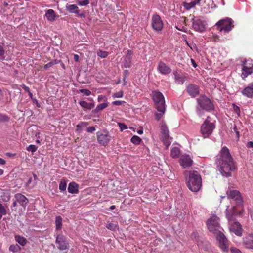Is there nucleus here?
<instances>
[{
	"instance_id": "f257e3e1",
	"label": "nucleus",
	"mask_w": 253,
	"mask_h": 253,
	"mask_svg": "<svg viewBox=\"0 0 253 253\" xmlns=\"http://www.w3.org/2000/svg\"><path fill=\"white\" fill-rule=\"evenodd\" d=\"M215 163L217 169L225 177L231 176V171L234 170L236 168L229 150L226 146L222 148L219 154L217 156Z\"/></svg>"
},
{
	"instance_id": "f03ea898",
	"label": "nucleus",
	"mask_w": 253,
	"mask_h": 253,
	"mask_svg": "<svg viewBox=\"0 0 253 253\" xmlns=\"http://www.w3.org/2000/svg\"><path fill=\"white\" fill-rule=\"evenodd\" d=\"M237 207H227L226 211V216L229 221H233L234 222L230 225V231L233 232L238 236H242L243 230L241 224L236 221L235 217L237 215L241 216L243 210L239 211L236 208Z\"/></svg>"
},
{
	"instance_id": "7ed1b4c3",
	"label": "nucleus",
	"mask_w": 253,
	"mask_h": 253,
	"mask_svg": "<svg viewBox=\"0 0 253 253\" xmlns=\"http://www.w3.org/2000/svg\"><path fill=\"white\" fill-rule=\"evenodd\" d=\"M186 185L191 191H199L202 187V178L199 173L195 170L190 171L186 178Z\"/></svg>"
},
{
	"instance_id": "20e7f679",
	"label": "nucleus",
	"mask_w": 253,
	"mask_h": 253,
	"mask_svg": "<svg viewBox=\"0 0 253 253\" xmlns=\"http://www.w3.org/2000/svg\"><path fill=\"white\" fill-rule=\"evenodd\" d=\"M152 99L158 112L155 114V119L159 121L163 117L166 110L164 97L160 91H154L152 92Z\"/></svg>"
},
{
	"instance_id": "39448f33",
	"label": "nucleus",
	"mask_w": 253,
	"mask_h": 253,
	"mask_svg": "<svg viewBox=\"0 0 253 253\" xmlns=\"http://www.w3.org/2000/svg\"><path fill=\"white\" fill-rule=\"evenodd\" d=\"M215 26L220 32L224 31L225 32H228L234 27L233 21L229 18L221 19L215 24Z\"/></svg>"
},
{
	"instance_id": "423d86ee",
	"label": "nucleus",
	"mask_w": 253,
	"mask_h": 253,
	"mask_svg": "<svg viewBox=\"0 0 253 253\" xmlns=\"http://www.w3.org/2000/svg\"><path fill=\"white\" fill-rule=\"evenodd\" d=\"M209 118L210 117H207L201 126V132L204 138L208 137L215 128V124L211 122L209 120Z\"/></svg>"
},
{
	"instance_id": "0eeeda50",
	"label": "nucleus",
	"mask_w": 253,
	"mask_h": 253,
	"mask_svg": "<svg viewBox=\"0 0 253 253\" xmlns=\"http://www.w3.org/2000/svg\"><path fill=\"white\" fill-rule=\"evenodd\" d=\"M56 237L55 243L57 245V248L59 250H65L69 248V244L67 238L63 234L57 233L55 234Z\"/></svg>"
},
{
	"instance_id": "6e6552de",
	"label": "nucleus",
	"mask_w": 253,
	"mask_h": 253,
	"mask_svg": "<svg viewBox=\"0 0 253 253\" xmlns=\"http://www.w3.org/2000/svg\"><path fill=\"white\" fill-rule=\"evenodd\" d=\"M198 105L202 109L206 111L214 109V105L211 100L205 95L200 96L197 99Z\"/></svg>"
},
{
	"instance_id": "1a4fd4ad",
	"label": "nucleus",
	"mask_w": 253,
	"mask_h": 253,
	"mask_svg": "<svg viewBox=\"0 0 253 253\" xmlns=\"http://www.w3.org/2000/svg\"><path fill=\"white\" fill-rule=\"evenodd\" d=\"M96 136L98 143L104 146L107 145L111 140V136L106 130L97 132L96 133Z\"/></svg>"
},
{
	"instance_id": "9d476101",
	"label": "nucleus",
	"mask_w": 253,
	"mask_h": 253,
	"mask_svg": "<svg viewBox=\"0 0 253 253\" xmlns=\"http://www.w3.org/2000/svg\"><path fill=\"white\" fill-rule=\"evenodd\" d=\"M206 22L200 17H194L192 19V27L194 30L202 32L206 29Z\"/></svg>"
},
{
	"instance_id": "9b49d317",
	"label": "nucleus",
	"mask_w": 253,
	"mask_h": 253,
	"mask_svg": "<svg viewBox=\"0 0 253 253\" xmlns=\"http://www.w3.org/2000/svg\"><path fill=\"white\" fill-rule=\"evenodd\" d=\"M215 238L219 243V247L224 252L228 251V239L225 235L220 231L217 232L215 235Z\"/></svg>"
},
{
	"instance_id": "f8f14e48",
	"label": "nucleus",
	"mask_w": 253,
	"mask_h": 253,
	"mask_svg": "<svg viewBox=\"0 0 253 253\" xmlns=\"http://www.w3.org/2000/svg\"><path fill=\"white\" fill-rule=\"evenodd\" d=\"M151 25L153 29L156 31H161L163 28V22L160 16L154 14L152 17Z\"/></svg>"
},
{
	"instance_id": "ddd939ff",
	"label": "nucleus",
	"mask_w": 253,
	"mask_h": 253,
	"mask_svg": "<svg viewBox=\"0 0 253 253\" xmlns=\"http://www.w3.org/2000/svg\"><path fill=\"white\" fill-rule=\"evenodd\" d=\"M228 198L234 200L237 204H242L243 202L242 198L239 191L232 190L227 192Z\"/></svg>"
},
{
	"instance_id": "4468645a",
	"label": "nucleus",
	"mask_w": 253,
	"mask_h": 253,
	"mask_svg": "<svg viewBox=\"0 0 253 253\" xmlns=\"http://www.w3.org/2000/svg\"><path fill=\"white\" fill-rule=\"evenodd\" d=\"M15 200L13 202V206H24L27 204L28 200L23 195L18 193L15 195Z\"/></svg>"
},
{
	"instance_id": "2eb2a0df",
	"label": "nucleus",
	"mask_w": 253,
	"mask_h": 253,
	"mask_svg": "<svg viewBox=\"0 0 253 253\" xmlns=\"http://www.w3.org/2000/svg\"><path fill=\"white\" fill-rule=\"evenodd\" d=\"M157 69L162 75H168L171 72V68L162 61L159 62Z\"/></svg>"
},
{
	"instance_id": "dca6fc26",
	"label": "nucleus",
	"mask_w": 253,
	"mask_h": 253,
	"mask_svg": "<svg viewBox=\"0 0 253 253\" xmlns=\"http://www.w3.org/2000/svg\"><path fill=\"white\" fill-rule=\"evenodd\" d=\"M186 91L190 96L195 97L199 94V87L195 84H190L187 86Z\"/></svg>"
},
{
	"instance_id": "f3484780",
	"label": "nucleus",
	"mask_w": 253,
	"mask_h": 253,
	"mask_svg": "<svg viewBox=\"0 0 253 253\" xmlns=\"http://www.w3.org/2000/svg\"><path fill=\"white\" fill-rule=\"evenodd\" d=\"M193 163L192 160L188 155H182L179 160L180 166L183 168H186L190 167Z\"/></svg>"
},
{
	"instance_id": "a211bd4d",
	"label": "nucleus",
	"mask_w": 253,
	"mask_h": 253,
	"mask_svg": "<svg viewBox=\"0 0 253 253\" xmlns=\"http://www.w3.org/2000/svg\"><path fill=\"white\" fill-rule=\"evenodd\" d=\"M173 75L175 83L178 84H183L186 80V76L184 74L174 71Z\"/></svg>"
},
{
	"instance_id": "6ab92c4d",
	"label": "nucleus",
	"mask_w": 253,
	"mask_h": 253,
	"mask_svg": "<svg viewBox=\"0 0 253 253\" xmlns=\"http://www.w3.org/2000/svg\"><path fill=\"white\" fill-rule=\"evenodd\" d=\"M241 92L244 96L248 98H253V83L250 84Z\"/></svg>"
},
{
	"instance_id": "aec40b11",
	"label": "nucleus",
	"mask_w": 253,
	"mask_h": 253,
	"mask_svg": "<svg viewBox=\"0 0 253 253\" xmlns=\"http://www.w3.org/2000/svg\"><path fill=\"white\" fill-rule=\"evenodd\" d=\"M242 67L241 76L244 79L246 78L248 75L252 74V71H250V68L248 66V63L246 60L243 62Z\"/></svg>"
},
{
	"instance_id": "412c9836",
	"label": "nucleus",
	"mask_w": 253,
	"mask_h": 253,
	"mask_svg": "<svg viewBox=\"0 0 253 253\" xmlns=\"http://www.w3.org/2000/svg\"><path fill=\"white\" fill-rule=\"evenodd\" d=\"M243 244L245 247L250 249H253V235L249 234L243 239Z\"/></svg>"
},
{
	"instance_id": "4be33fe9",
	"label": "nucleus",
	"mask_w": 253,
	"mask_h": 253,
	"mask_svg": "<svg viewBox=\"0 0 253 253\" xmlns=\"http://www.w3.org/2000/svg\"><path fill=\"white\" fill-rule=\"evenodd\" d=\"M79 185L75 182H70L68 187V192L71 194H77L79 192Z\"/></svg>"
},
{
	"instance_id": "5701e85b",
	"label": "nucleus",
	"mask_w": 253,
	"mask_h": 253,
	"mask_svg": "<svg viewBox=\"0 0 253 253\" xmlns=\"http://www.w3.org/2000/svg\"><path fill=\"white\" fill-rule=\"evenodd\" d=\"M45 16L49 21H54L56 17L55 11L53 9H48L45 13Z\"/></svg>"
},
{
	"instance_id": "b1692460",
	"label": "nucleus",
	"mask_w": 253,
	"mask_h": 253,
	"mask_svg": "<svg viewBox=\"0 0 253 253\" xmlns=\"http://www.w3.org/2000/svg\"><path fill=\"white\" fill-rule=\"evenodd\" d=\"M66 7V9L70 13L79 15L80 10L76 4H67Z\"/></svg>"
},
{
	"instance_id": "393cba45",
	"label": "nucleus",
	"mask_w": 253,
	"mask_h": 253,
	"mask_svg": "<svg viewBox=\"0 0 253 253\" xmlns=\"http://www.w3.org/2000/svg\"><path fill=\"white\" fill-rule=\"evenodd\" d=\"M15 240L17 242H18L20 245L22 246H25L28 242L26 238L19 235L15 236Z\"/></svg>"
},
{
	"instance_id": "a878e982",
	"label": "nucleus",
	"mask_w": 253,
	"mask_h": 253,
	"mask_svg": "<svg viewBox=\"0 0 253 253\" xmlns=\"http://www.w3.org/2000/svg\"><path fill=\"white\" fill-rule=\"evenodd\" d=\"M206 225L208 230L212 232L214 236L217 234V232H219V230L217 229V228L219 227H215V226L212 225L211 224H210V221H207Z\"/></svg>"
},
{
	"instance_id": "bb28decb",
	"label": "nucleus",
	"mask_w": 253,
	"mask_h": 253,
	"mask_svg": "<svg viewBox=\"0 0 253 253\" xmlns=\"http://www.w3.org/2000/svg\"><path fill=\"white\" fill-rule=\"evenodd\" d=\"M79 104L82 107L90 110L94 108V103H88L85 101H81L79 102Z\"/></svg>"
},
{
	"instance_id": "cd10ccee",
	"label": "nucleus",
	"mask_w": 253,
	"mask_h": 253,
	"mask_svg": "<svg viewBox=\"0 0 253 253\" xmlns=\"http://www.w3.org/2000/svg\"><path fill=\"white\" fill-rule=\"evenodd\" d=\"M108 106V102H104L103 103L99 104L97 105L95 109L93 110V112L94 113H98L99 111H101L104 109L105 108H106V107H107Z\"/></svg>"
},
{
	"instance_id": "c85d7f7f",
	"label": "nucleus",
	"mask_w": 253,
	"mask_h": 253,
	"mask_svg": "<svg viewBox=\"0 0 253 253\" xmlns=\"http://www.w3.org/2000/svg\"><path fill=\"white\" fill-rule=\"evenodd\" d=\"M56 230H60L62 226V218L60 216H57L55 218Z\"/></svg>"
},
{
	"instance_id": "c756f323",
	"label": "nucleus",
	"mask_w": 253,
	"mask_h": 253,
	"mask_svg": "<svg viewBox=\"0 0 253 253\" xmlns=\"http://www.w3.org/2000/svg\"><path fill=\"white\" fill-rule=\"evenodd\" d=\"M180 155V149L177 147L172 148L171 150V156L173 158H176L179 157Z\"/></svg>"
},
{
	"instance_id": "7c9ffc66",
	"label": "nucleus",
	"mask_w": 253,
	"mask_h": 253,
	"mask_svg": "<svg viewBox=\"0 0 253 253\" xmlns=\"http://www.w3.org/2000/svg\"><path fill=\"white\" fill-rule=\"evenodd\" d=\"M89 125V122H80L78 125L76 126L77 129L76 131L80 133L81 131V128L85 127Z\"/></svg>"
},
{
	"instance_id": "2f4dec72",
	"label": "nucleus",
	"mask_w": 253,
	"mask_h": 253,
	"mask_svg": "<svg viewBox=\"0 0 253 253\" xmlns=\"http://www.w3.org/2000/svg\"><path fill=\"white\" fill-rule=\"evenodd\" d=\"M162 133L165 139V143L168 145H170V142H168L167 139L169 138V131L167 128L163 127L162 128Z\"/></svg>"
},
{
	"instance_id": "473e14b6",
	"label": "nucleus",
	"mask_w": 253,
	"mask_h": 253,
	"mask_svg": "<svg viewBox=\"0 0 253 253\" xmlns=\"http://www.w3.org/2000/svg\"><path fill=\"white\" fill-rule=\"evenodd\" d=\"M218 218L216 216H213L207 221H210V224L215 227H219V223L218 222Z\"/></svg>"
},
{
	"instance_id": "72a5a7b5",
	"label": "nucleus",
	"mask_w": 253,
	"mask_h": 253,
	"mask_svg": "<svg viewBox=\"0 0 253 253\" xmlns=\"http://www.w3.org/2000/svg\"><path fill=\"white\" fill-rule=\"evenodd\" d=\"M183 6L186 10H189L190 9L195 7V3L193 1L190 2H184Z\"/></svg>"
},
{
	"instance_id": "f704fd0d",
	"label": "nucleus",
	"mask_w": 253,
	"mask_h": 253,
	"mask_svg": "<svg viewBox=\"0 0 253 253\" xmlns=\"http://www.w3.org/2000/svg\"><path fill=\"white\" fill-rule=\"evenodd\" d=\"M10 251L13 253H16L20 251L21 250V247L18 244H13L10 246L9 248Z\"/></svg>"
},
{
	"instance_id": "c9c22d12",
	"label": "nucleus",
	"mask_w": 253,
	"mask_h": 253,
	"mask_svg": "<svg viewBox=\"0 0 253 253\" xmlns=\"http://www.w3.org/2000/svg\"><path fill=\"white\" fill-rule=\"evenodd\" d=\"M67 187V183L64 179H62L59 185V188L61 191H65Z\"/></svg>"
},
{
	"instance_id": "e433bc0d",
	"label": "nucleus",
	"mask_w": 253,
	"mask_h": 253,
	"mask_svg": "<svg viewBox=\"0 0 253 253\" xmlns=\"http://www.w3.org/2000/svg\"><path fill=\"white\" fill-rule=\"evenodd\" d=\"M97 55L98 56L101 58H106L108 55L109 53L106 51H102L101 50H99L97 52Z\"/></svg>"
},
{
	"instance_id": "4c0bfd02",
	"label": "nucleus",
	"mask_w": 253,
	"mask_h": 253,
	"mask_svg": "<svg viewBox=\"0 0 253 253\" xmlns=\"http://www.w3.org/2000/svg\"><path fill=\"white\" fill-rule=\"evenodd\" d=\"M231 131L232 133H235L236 137L239 139L240 137V132L238 130L237 126L235 124H234L233 126L231 127Z\"/></svg>"
},
{
	"instance_id": "58836bf2",
	"label": "nucleus",
	"mask_w": 253,
	"mask_h": 253,
	"mask_svg": "<svg viewBox=\"0 0 253 253\" xmlns=\"http://www.w3.org/2000/svg\"><path fill=\"white\" fill-rule=\"evenodd\" d=\"M141 140V139L137 135H134L131 139V142L136 145L139 144Z\"/></svg>"
},
{
	"instance_id": "ea45409f",
	"label": "nucleus",
	"mask_w": 253,
	"mask_h": 253,
	"mask_svg": "<svg viewBox=\"0 0 253 253\" xmlns=\"http://www.w3.org/2000/svg\"><path fill=\"white\" fill-rule=\"evenodd\" d=\"M78 4L81 6H86L90 3L89 0H78L76 1Z\"/></svg>"
},
{
	"instance_id": "a19ab883",
	"label": "nucleus",
	"mask_w": 253,
	"mask_h": 253,
	"mask_svg": "<svg viewBox=\"0 0 253 253\" xmlns=\"http://www.w3.org/2000/svg\"><path fill=\"white\" fill-rule=\"evenodd\" d=\"M106 228L111 231H115L118 227V225L116 224L109 223L106 225Z\"/></svg>"
},
{
	"instance_id": "79ce46f5",
	"label": "nucleus",
	"mask_w": 253,
	"mask_h": 253,
	"mask_svg": "<svg viewBox=\"0 0 253 253\" xmlns=\"http://www.w3.org/2000/svg\"><path fill=\"white\" fill-rule=\"evenodd\" d=\"M9 121V117L5 115L0 114V122H7Z\"/></svg>"
},
{
	"instance_id": "37998d69",
	"label": "nucleus",
	"mask_w": 253,
	"mask_h": 253,
	"mask_svg": "<svg viewBox=\"0 0 253 253\" xmlns=\"http://www.w3.org/2000/svg\"><path fill=\"white\" fill-rule=\"evenodd\" d=\"M38 147L34 145H30L27 148V150L29 152H35L37 150Z\"/></svg>"
},
{
	"instance_id": "c03bdc74",
	"label": "nucleus",
	"mask_w": 253,
	"mask_h": 253,
	"mask_svg": "<svg viewBox=\"0 0 253 253\" xmlns=\"http://www.w3.org/2000/svg\"><path fill=\"white\" fill-rule=\"evenodd\" d=\"M6 210L4 207H0V220L3 215L6 214Z\"/></svg>"
},
{
	"instance_id": "a18cd8bd",
	"label": "nucleus",
	"mask_w": 253,
	"mask_h": 253,
	"mask_svg": "<svg viewBox=\"0 0 253 253\" xmlns=\"http://www.w3.org/2000/svg\"><path fill=\"white\" fill-rule=\"evenodd\" d=\"M123 96V93L122 91H119V92H115L112 95V97L114 98H122Z\"/></svg>"
},
{
	"instance_id": "49530a36",
	"label": "nucleus",
	"mask_w": 253,
	"mask_h": 253,
	"mask_svg": "<svg viewBox=\"0 0 253 253\" xmlns=\"http://www.w3.org/2000/svg\"><path fill=\"white\" fill-rule=\"evenodd\" d=\"M79 92L84 93L86 96H89L91 93L89 90L86 89H80Z\"/></svg>"
},
{
	"instance_id": "de8ad7c7",
	"label": "nucleus",
	"mask_w": 253,
	"mask_h": 253,
	"mask_svg": "<svg viewBox=\"0 0 253 253\" xmlns=\"http://www.w3.org/2000/svg\"><path fill=\"white\" fill-rule=\"evenodd\" d=\"M233 110L234 113L238 115V116H240V108L237 105L233 104Z\"/></svg>"
},
{
	"instance_id": "09e8293b",
	"label": "nucleus",
	"mask_w": 253,
	"mask_h": 253,
	"mask_svg": "<svg viewBox=\"0 0 253 253\" xmlns=\"http://www.w3.org/2000/svg\"><path fill=\"white\" fill-rule=\"evenodd\" d=\"M191 238L193 239H194L196 241H199V236L197 232H193L191 234Z\"/></svg>"
},
{
	"instance_id": "8fccbe9b",
	"label": "nucleus",
	"mask_w": 253,
	"mask_h": 253,
	"mask_svg": "<svg viewBox=\"0 0 253 253\" xmlns=\"http://www.w3.org/2000/svg\"><path fill=\"white\" fill-rule=\"evenodd\" d=\"M97 100L98 102L104 101L105 102H107V98L105 96L100 95L98 96Z\"/></svg>"
},
{
	"instance_id": "3c124183",
	"label": "nucleus",
	"mask_w": 253,
	"mask_h": 253,
	"mask_svg": "<svg viewBox=\"0 0 253 253\" xmlns=\"http://www.w3.org/2000/svg\"><path fill=\"white\" fill-rule=\"evenodd\" d=\"M131 59H130V57L129 58V59H126L125 67L126 68H130L131 67Z\"/></svg>"
},
{
	"instance_id": "603ef678",
	"label": "nucleus",
	"mask_w": 253,
	"mask_h": 253,
	"mask_svg": "<svg viewBox=\"0 0 253 253\" xmlns=\"http://www.w3.org/2000/svg\"><path fill=\"white\" fill-rule=\"evenodd\" d=\"M96 130L95 126H90L86 128V131L88 133H93Z\"/></svg>"
},
{
	"instance_id": "864d4df0",
	"label": "nucleus",
	"mask_w": 253,
	"mask_h": 253,
	"mask_svg": "<svg viewBox=\"0 0 253 253\" xmlns=\"http://www.w3.org/2000/svg\"><path fill=\"white\" fill-rule=\"evenodd\" d=\"M118 125L121 131H123L127 128V126L124 123H119Z\"/></svg>"
},
{
	"instance_id": "5fc2aeb1",
	"label": "nucleus",
	"mask_w": 253,
	"mask_h": 253,
	"mask_svg": "<svg viewBox=\"0 0 253 253\" xmlns=\"http://www.w3.org/2000/svg\"><path fill=\"white\" fill-rule=\"evenodd\" d=\"M53 65L54 63L53 62H50L44 65L43 68L45 70H46L47 69L51 67Z\"/></svg>"
},
{
	"instance_id": "6e6d98bb",
	"label": "nucleus",
	"mask_w": 253,
	"mask_h": 253,
	"mask_svg": "<svg viewBox=\"0 0 253 253\" xmlns=\"http://www.w3.org/2000/svg\"><path fill=\"white\" fill-rule=\"evenodd\" d=\"M124 103H125V101L117 100V101H113L112 102V104L114 105L120 106V105H122Z\"/></svg>"
},
{
	"instance_id": "4d7b16f0",
	"label": "nucleus",
	"mask_w": 253,
	"mask_h": 253,
	"mask_svg": "<svg viewBox=\"0 0 253 253\" xmlns=\"http://www.w3.org/2000/svg\"><path fill=\"white\" fill-rule=\"evenodd\" d=\"M132 55V51L131 50H128L127 52V54L126 56V59H129V58H130V59H131Z\"/></svg>"
},
{
	"instance_id": "13d9d810",
	"label": "nucleus",
	"mask_w": 253,
	"mask_h": 253,
	"mask_svg": "<svg viewBox=\"0 0 253 253\" xmlns=\"http://www.w3.org/2000/svg\"><path fill=\"white\" fill-rule=\"evenodd\" d=\"M231 252L232 253H242L238 249L234 247L231 248Z\"/></svg>"
},
{
	"instance_id": "bf43d9fd",
	"label": "nucleus",
	"mask_w": 253,
	"mask_h": 253,
	"mask_svg": "<svg viewBox=\"0 0 253 253\" xmlns=\"http://www.w3.org/2000/svg\"><path fill=\"white\" fill-rule=\"evenodd\" d=\"M5 54V50L3 47L0 45V56H3Z\"/></svg>"
},
{
	"instance_id": "052dcab7",
	"label": "nucleus",
	"mask_w": 253,
	"mask_h": 253,
	"mask_svg": "<svg viewBox=\"0 0 253 253\" xmlns=\"http://www.w3.org/2000/svg\"><path fill=\"white\" fill-rule=\"evenodd\" d=\"M247 146L248 148H253V142L250 141L248 143Z\"/></svg>"
},
{
	"instance_id": "680f3d73",
	"label": "nucleus",
	"mask_w": 253,
	"mask_h": 253,
	"mask_svg": "<svg viewBox=\"0 0 253 253\" xmlns=\"http://www.w3.org/2000/svg\"><path fill=\"white\" fill-rule=\"evenodd\" d=\"M74 60L76 62H78L79 60V56L77 54L74 55Z\"/></svg>"
},
{
	"instance_id": "e2e57ef3",
	"label": "nucleus",
	"mask_w": 253,
	"mask_h": 253,
	"mask_svg": "<svg viewBox=\"0 0 253 253\" xmlns=\"http://www.w3.org/2000/svg\"><path fill=\"white\" fill-rule=\"evenodd\" d=\"M249 210V213L250 215V217L251 218H252V219L253 220V211H251V209H248Z\"/></svg>"
},
{
	"instance_id": "0e129e2a",
	"label": "nucleus",
	"mask_w": 253,
	"mask_h": 253,
	"mask_svg": "<svg viewBox=\"0 0 253 253\" xmlns=\"http://www.w3.org/2000/svg\"><path fill=\"white\" fill-rule=\"evenodd\" d=\"M248 66L250 68V71H252V74L253 73V63L248 64Z\"/></svg>"
},
{
	"instance_id": "69168bd1",
	"label": "nucleus",
	"mask_w": 253,
	"mask_h": 253,
	"mask_svg": "<svg viewBox=\"0 0 253 253\" xmlns=\"http://www.w3.org/2000/svg\"><path fill=\"white\" fill-rule=\"evenodd\" d=\"M23 89L25 91L27 92L30 91V88L28 86H26L25 85L23 86Z\"/></svg>"
},
{
	"instance_id": "338daca9",
	"label": "nucleus",
	"mask_w": 253,
	"mask_h": 253,
	"mask_svg": "<svg viewBox=\"0 0 253 253\" xmlns=\"http://www.w3.org/2000/svg\"><path fill=\"white\" fill-rule=\"evenodd\" d=\"M128 74H129L128 70H124V76H125V75H126V77H127Z\"/></svg>"
},
{
	"instance_id": "774afa93",
	"label": "nucleus",
	"mask_w": 253,
	"mask_h": 253,
	"mask_svg": "<svg viewBox=\"0 0 253 253\" xmlns=\"http://www.w3.org/2000/svg\"><path fill=\"white\" fill-rule=\"evenodd\" d=\"M5 164V161L0 158V164L4 165Z\"/></svg>"
}]
</instances>
